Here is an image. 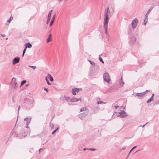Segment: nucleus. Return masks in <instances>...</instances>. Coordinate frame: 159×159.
Here are the masks:
<instances>
[{
    "instance_id": "5",
    "label": "nucleus",
    "mask_w": 159,
    "mask_h": 159,
    "mask_svg": "<svg viewBox=\"0 0 159 159\" xmlns=\"http://www.w3.org/2000/svg\"><path fill=\"white\" fill-rule=\"evenodd\" d=\"M128 115L126 114V113L124 111L119 112L117 114V116L120 117L121 118H125Z\"/></svg>"
},
{
    "instance_id": "35",
    "label": "nucleus",
    "mask_w": 159,
    "mask_h": 159,
    "mask_svg": "<svg viewBox=\"0 0 159 159\" xmlns=\"http://www.w3.org/2000/svg\"><path fill=\"white\" fill-rule=\"evenodd\" d=\"M52 10H51V11H50L49 12V13L48 14V15L49 16H51V13H52Z\"/></svg>"
},
{
    "instance_id": "6",
    "label": "nucleus",
    "mask_w": 159,
    "mask_h": 159,
    "mask_svg": "<svg viewBox=\"0 0 159 159\" xmlns=\"http://www.w3.org/2000/svg\"><path fill=\"white\" fill-rule=\"evenodd\" d=\"M88 112H84L83 113L80 114L79 115V117L81 119H83L85 118L88 114Z\"/></svg>"
},
{
    "instance_id": "34",
    "label": "nucleus",
    "mask_w": 159,
    "mask_h": 159,
    "mask_svg": "<svg viewBox=\"0 0 159 159\" xmlns=\"http://www.w3.org/2000/svg\"><path fill=\"white\" fill-rule=\"evenodd\" d=\"M87 150H91V151H94L96 150V149H94V148H88Z\"/></svg>"
},
{
    "instance_id": "2",
    "label": "nucleus",
    "mask_w": 159,
    "mask_h": 159,
    "mask_svg": "<svg viewBox=\"0 0 159 159\" xmlns=\"http://www.w3.org/2000/svg\"><path fill=\"white\" fill-rule=\"evenodd\" d=\"M30 133V131L29 129L25 130H22L19 134H16V137H18L19 139H21L23 137L26 136Z\"/></svg>"
},
{
    "instance_id": "52",
    "label": "nucleus",
    "mask_w": 159,
    "mask_h": 159,
    "mask_svg": "<svg viewBox=\"0 0 159 159\" xmlns=\"http://www.w3.org/2000/svg\"><path fill=\"white\" fill-rule=\"evenodd\" d=\"M87 149H88V148H84L83 149V150H84V151H85V150H87Z\"/></svg>"
},
{
    "instance_id": "9",
    "label": "nucleus",
    "mask_w": 159,
    "mask_h": 159,
    "mask_svg": "<svg viewBox=\"0 0 159 159\" xmlns=\"http://www.w3.org/2000/svg\"><path fill=\"white\" fill-rule=\"evenodd\" d=\"M81 99L80 98L78 99L76 98H73L71 99L70 100V102H77L79 101H81Z\"/></svg>"
},
{
    "instance_id": "19",
    "label": "nucleus",
    "mask_w": 159,
    "mask_h": 159,
    "mask_svg": "<svg viewBox=\"0 0 159 159\" xmlns=\"http://www.w3.org/2000/svg\"><path fill=\"white\" fill-rule=\"evenodd\" d=\"M137 147V146H134V147H133L132 148V149L130 150V151L129 152L128 155H127L126 158V159H127V158H128L129 157V155L130 154V152H131V151H132V150H133V149H134L135 148H136Z\"/></svg>"
},
{
    "instance_id": "47",
    "label": "nucleus",
    "mask_w": 159,
    "mask_h": 159,
    "mask_svg": "<svg viewBox=\"0 0 159 159\" xmlns=\"http://www.w3.org/2000/svg\"><path fill=\"white\" fill-rule=\"evenodd\" d=\"M154 93H153L152 94V96L151 97H152V98H153V96H154Z\"/></svg>"
},
{
    "instance_id": "8",
    "label": "nucleus",
    "mask_w": 159,
    "mask_h": 159,
    "mask_svg": "<svg viewBox=\"0 0 159 159\" xmlns=\"http://www.w3.org/2000/svg\"><path fill=\"white\" fill-rule=\"evenodd\" d=\"M31 118L28 117L24 119V120L25 121H26L27 125L26 127V128H29V126H28V125H29L30 123Z\"/></svg>"
},
{
    "instance_id": "53",
    "label": "nucleus",
    "mask_w": 159,
    "mask_h": 159,
    "mask_svg": "<svg viewBox=\"0 0 159 159\" xmlns=\"http://www.w3.org/2000/svg\"><path fill=\"white\" fill-rule=\"evenodd\" d=\"M10 18L11 19H13V17L12 16H11L10 17Z\"/></svg>"
},
{
    "instance_id": "18",
    "label": "nucleus",
    "mask_w": 159,
    "mask_h": 159,
    "mask_svg": "<svg viewBox=\"0 0 159 159\" xmlns=\"http://www.w3.org/2000/svg\"><path fill=\"white\" fill-rule=\"evenodd\" d=\"M120 85L122 86H123L124 84V82L122 80V77H121V79L120 81Z\"/></svg>"
},
{
    "instance_id": "28",
    "label": "nucleus",
    "mask_w": 159,
    "mask_h": 159,
    "mask_svg": "<svg viewBox=\"0 0 159 159\" xmlns=\"http://www.w3.org/2000/svg\"><path fill=\"white\" fill-rule=\"evenodd\" d=\"M58 129L59 128L58 127L55 130L53 131V132L52 133V134L53 135L57 131Z\"/></svg>"
},
{
    "instance_id": "54",
    "label": "nucleus",
    "mask_w": 159,
    "mask_h": 159,
    "mask_svg": "<svg viewBox=\"0 0 159 159\" xmlns=\"http://www.w3.org/2000/svg\"><path fill=\"white\" fill-rule=\"evenodd\" d=\"M148 13L147 12V13H146V14L145 15H147V16H148Z\"/></svg>"
},
{
    "instance_id": "39",
    "label": "nucleus",
    "mask_w": 159,
    "mask_h": 159,
    "mask_svg": "<svg viewBox=\"0 0 159 159\" xmlns=\"http://www.w3.org/2000/svg\"><path fill=\"white\" fill-rule=\"evenodd\" d=\"M51 40L50 39V38H48L47 39V42H49L50 41H51Z\"/></svg>"
},
{
    "instance_id": "59",
    "label": "nucleus",
    "mask_w": 159,
    "mask_h": 159,
    "mask_svg": "<svg viewBox=\"0 0 159 159\" xmlns=\"http://www.w3.org/2000/svg\"><path fill=\"white\" fill-rule=\"evenodd\" d=\"M28 85H27H27H26V86H27Z\"/></svg>"
},
{
    "instance_id": "14",
    "label": "nucleus",
    "mask_w": 159,
    "mask_h": 159,
    "mask_svg": "<svg viewBox=\"0 0 159 159\" xmlns=\"http://www.w3.org/2000/svg\"><path fill=\"white\" fill-rule=\"evenodd\" d=\"M136 40V38L134 37H132L131 39L130 40L129 42L131 43H133L135 42Z\"/></svg>"
},
{
    "instance_id": "41",
    "label": "nucleus",
    "mask_w": 159,
    "mask_h": 159,
    "mask_svg": "<svg viewBox=\"0 0 159 159\" xmlns=\"http://www.w3.org/2000/svg\"><path fill=\"white\" fill-rule=\"evenodd\" d=\"M44 89L46 92H48V89L47 88H46L44 87Z\"/></svg>"
},
{
    "instance_id": "37",
    "label": "nucleus",
    "mask_w": 159,
    "mask_h": 159,
    "mask_svg": "<svg viewBox=\"0 0 159 159\" xmlns=\"http://www.w3.org/2000/svg\"><path fill=\"white\" fill-rule=\"evenodd\" d=\"M56 16V14H55L53 16V17H52V20H53L54 21L55 17Z\"/></svg>"
},
{
    "instance_id": "3",
    "label": "nucleus",
    "mask_w": 159,
    "mask_h": 159,
    "mask_svg": "<svg viewBox=\"0 0 159 159\" xmlns=\"http://www.w3.org/2000/svg\"><path fill=\"white\" fill-rule=\"evenodd\" d=\"M138 22L139 20L136 18H135L131 22V25L132 28L133 30L134 29L136 28Z\"/></svg>"
},
{
    "instance_id": "57",
    "label": "nucleus",
    "mask_w": 159,
    "mask_h": 159,
    "mask_svg": "<svg viewBox=\"0 0 159 159\" xmlns=\"http://www.w3.org/2000/svg\"><path fill=\"white\" fill-rule=\"evenodd\" d=\"M48 142V140H47L46 141V142L45 143H46L47 142Z\"/></svg>"
},
{
    "instance_id": "16",
    "label": "nucleus",
    "mask_w": 159,
    "mask_h": 159,
    "mask_svg": "<svg viewBox=\"0 0 159 159\" xmlns=\"http://www.w3.org/2000/svg\"><path fill=\"white\" fill-rule=\"evenodd\" d=\"M65 100L67 102H70L71 99L69 97H66L65 96H64Z\"/></svg>"
},
{
    "instance_id": "22",
    "label": "nucleus",
    "mask_w": 159,
    "mask_h": 159,
    "mask_svg": "<svg viewBox=\"0 0 159 159\" xmlns=\"http://www.w3.org/2000/svg\"><path fill=\"white\" fill-rule=\"evenodd\" d=\"M89 61V62L90 64H91L92 66H95V63L93 61H92L90 60H88Z\"/></svg>"
},
{
    "instance_id": "42",
    "label": "nucleus",
    "mask_w": 159,
    "mask_h": 159,
    "mask_svg": "<svg viewBox=\"0 0 159 159\" xmlns=\"http://www.w3.org/2000/svg\"><path fill=\"white\" fill-rule=\"evenodd\" d=\"M149 91V90H147L146 91H144V92H145L144 93V95Z\"/></svg>"
},
{
    "instance_id": "43",
    "label": "nucleus",
    "mask_w": 159,
    "mask_h": 159,
    "mask_svg": "<svg viewBox=\"0 0 159 159\" xmlns=\"http://www.w3.org/2000/svg\"><path fill=\"white\" fill-rule=\"evenodd\" d=\"M114 107L116 109H117L119 107L118 106L114 105Z\"/></svg>"
},
{
    "instance_id": "50",
    "label": "nucleus",
    "mask_w": 159,
    "mask_h": 159,
    "mask_svg": "<svg viewBox=\"0 0 159 159\" xmlns=\"http://www.w3.org/2000/svg\"><path fill=\"white\" fill-rule=\"evenodd\" d=\"M125 146H124L122 148V150H123V149H125Z\"/></svg>"
},
{
    "instance_id": "33",
    "label": "nucleus",
    "mask_w": 159,
    "mask_h": 159,
    "mask_svg": "<svg viewBox=\"0 0 159 159\" xmlns=\"http://www.w3.org/2000/svg\"><path fill=\"white\" fill-rule=\"evenodd\" d=\"M29 66V67L33 68L34 69H35L36 67V66Z\"/></svg>"
},
{
    "instance_id": "30",
    "label": "nucleus",
    "mask_w": 159,
    "mask_h": 159,
    "mask_svg": "<svg viewBox=\"0 0 159 159\" xmlns=\"http://www.w3.org/2000/svg\"><path fill=\"white\" fill-rule=\"evenodd\" d=\"M50 126L51 129H53L54 128V125L53 124L51 123L50 124Z\"/></svg>"
},
{
    "instance_id": "29",
    "label": "nucleus",
    "mask_w": 159,
    "mask_h": 159,
    "mask_svg": "<svg viewBox=\"0 0 159 159\" xmlns=\"http://www.w3.org/2000/svg\"><path fill=\"white\" fill-rule=\"evenodd\" d=\"M54 21L53 20H51L50 22V24H49V25H50V27L52 26V25L54 22Z\"/></svg>"
},
{
    "instance_id": "17",
    "label": "nucleus",
    "mask_w": 159,
    "mask_h": 159,
    "mask_svg": "<svg viewBox=\"0 0 159 159\" xmlns=\"http://www.w3.org/2000/svg\"><path fill=\"white\" fill-rule=\"evenodd\" d=\"M48 76L49 78L50 81H51V82H52L53 81V79L51 75L48 74Z\"/></svg>"
},
{
    "instance_id": "38",
    "label": "nucleus",
    "mask_w": 159,
    "mask_h": 159,
    "mask_svg": "<svg viewBox=\"0 0 159 159\" xmlns=\"http://www.w3.org/2000/svg\"><path fill=\"white\" fill-rule=\"evenodd\" d=\"M148 123V122L145 124L144 125H140V126H139V127H142L143 128L145 126V125H147Z\"/></svg>"
},
{
    "instance_id": "7",
    "label": "nucleus",
    "mask_w": 159,
    "mask_h": 159,
    "mask_svg": "<svg viewBox=\"0 0 159 159\" xmlns=\"http://www.w3.org/2000/svg\"><path fill=\"white\" fill-rule=\"evenodd\" d=\"M20 60V58L19 57H16L14 58L12 61V63L13 65H15L16 63H18Z\"/></svg>"
},
{
    "instance_id": "10",
    "label": "nucleus",
    "mask_w": 159,
    "mask_h": 159,
    "mask_svg": "<svg viewBox=\"0 0 159 159\" xmlns=\"http://www.w3.org/2000/svg\"><path fill=\"white\" fill-rule=\"evenodd\" d=\"M12 80H14V88L15 89H16L18 85L17 82H16V79L15 78H13Z\"/></svg>"
},
{
    "instance_id": "44",
    "label": "nucleus",
    "mask_w": 159,
    "mask_h": 159,
    "mask_svg": "<svg viewBox=\"0 0 159 159\" xmlns=\"http://www.w3.org/2000/svg\"><path fill=\"white\" fill-rule=\"evenodd\" d=\"M145 18L148 19V16H147V15H145Z\"/></svg>"
},
{
    "instance_id": "32",
    "label": "nucleus",
    "mask_w": 159,
    "mask_h": 159,
    "mask_svg": "<svg viewBox=\"0 0 159 159\" xmlns=\"http://www.w3.org/2000/svg\"><path fill=\"white\" fill-rule=\"evenodd\" d=\"M152 7L150 8L147 12V13H148V14L150 13L152 9Z\"/></svg>"
},
{
    "instance_id": "24",
    "label": "nucleus",
    "mask_w": 159,
    "mask_h": 159,
    "mask_svg": "<svg viewBox=\"0 0 159 159\" xmlns=\"http://www.w3.org/2000/svg\"><path fill=\"white\" fill-rule=\"evenodd\" d=\"M148 19H146V18H145L144 20V21L143 22V25H145L148 22Z\"/></svg>"
},
{
    "instance_id": "48",
    "label": "nucleus",
    "mask_w": 159,
    "mask_h": 159,
    "mask_svg": "<svg viewBox=\"0 0 159 159\" xmlns=\"http://www.w3.org/2000/svg\"><path fill=\"white\" fill-rule=\"evenodd\" d=\"M20 106H19L18 107V112L19 111V110H20Z\"/></svg>"
},
{
    "instance_id": "20",
    "label": "nucleus",
    "mask_w": 159,
    "mask_h": 159,
    "mask_svg": "<svg viewBox=\"0 0 159 159\" xmlns=\"http://www.w3.org/2000/svg\"><path fill=\"white\" fill-rule=\"evenodd\" d=\"M153 98H152V97H151L147 102V103L148 104L150 103L151 102L153 101Z\"/></svg>"
},
{
    "instance_id": "31",
    "label": "nucleus",
    "mask_w": 159,
    "mask_h": 159,
    "mask_svg": "<svg viewBox=\"0 0 159 159\" xmlns=\"http://www.w3.org/2000/svg\"><path fill=\"white\" fill-rule=\"evenodd\" d=\"M45 149V148H40L39 149V153L41 152L42 150L43 151Z\"/></svg>"
},
{
    "instance_id": "12",
    "label": "nucleus",
    "mask_w": 159,
    "mask_h": 159,
    "mask_svg": "<svg viewBox=\"0 0 159 159\" xmlns=\"http://www.w3.org/2000/svg\"><path fill=\"white\" fill-rule=\"evenodd\" d=\"M77 89L76 88H74L72 90V93L73 95H75L76 94V92L77 91V89Z\"/></svg>"
},
{
    "instance_id": "4",
    "label": "nucleus",
    "mask_w": 159,
    "mask_h": 159,
    "mask_svg": "<svg viewBox=\"0 0 159 159\" xmlns=\"http://www.w3.org/2000/svg\"><path fill=\"white\" fill-rule=\"evenodd\" d=\"M104 80L107 83H109L110 81V78L108 73H105L103 75Z\"/></svg>"
},
{
    "instance_id": "58",
    "label": "nucleus",
    "mask_w": 159,
    "mask_h": 159,
    "mask_svg": "<svg viewBox=\"0 0 159 159\" xmlns=\"http://www.w3.org/2000/svg\"><path fill=\"white\" fill-rule=\"evenodd\" d=\"M7 39V38L6 39Z\"/></svg>"
},
{
    "instance_id": "27",
    "label": "nucleus",
    "mask_w": 159,
    "mask_h": 159,
    "mask_svg": "<svg viewBox=\"0 0 159 159\" xmlns=\"http://www.w3.org/2000/svg\"><path fill=\"white\" fill-rule=\"evenodd\" d=\"M105 104L106 103H105V102H102V101H98V102H97V104Z\"/></svg>"
},
{
    "instance_id": "40",
    "label": "nucleus",
    "mask_w": 159,
    "mask_h": 159,
    "mask_svg": "<svg viewBox=\"0 0 159 159\" xmlns=\"http://www.w3.org/2000/svg\"><path fill=\"white\" fill-rule=\"evenodd\" d=\"M26 48H25L24 49L23 51V53H25V52H26Z\"/></svg>"
},
{
    "instance_id": "11",
    "label": "nucleus",
    "mask_w": 159,
    "mask_h": 159,
    "mask_svg": "<svg viewBox=\"0 0 159 159\" xmlns=\"http://www.w3.org/2000/svg\"><path fill=\"white\" fill-rule=\"evenodd\" d=\"M145 92H142L140 93H137L135 94V95L138 97H143L144 95V93Z\"/></svg>"
},
{
    "instance_id": "55",
    "label": "nucleus",
    "mask_w": 159,
    "mask_h": 159,
    "mask_svg": "<svg viewBox=\"0 0 159 159\" xmlns=\"http://www.w3.org/2000/svg\"><path fill=\"white\" fill-rule=\"evenodd\" d=\"M142 150V149H140V150H138L137 151H136V152H137L138 151H140V150Z\"/></svg>"
},
{
    "instance_id": "13",
    "label": "nucleus",
    "mask_w": 159,
    "mask_h": 159,
    "mask_svg": "<svg viewBox=\"0 0 159 159\" xmlns=\"http://www.w3.org/2000/svg\"><path fill=\"white\" fill-rule=\"evenodd\" d=\"M25 48H30L32 47V44L30 43H26L25 44Z\"/></svg>"
},
{
    "instance_id": "21",
    "label": "nucleus",
    "mask_w": 159,
    "mask_h": 159,
    "mask_svg": "<svg viewBox=\"0 0 159 159\" xmlns=\"http://www.w3.org/2000/svg\"><path fill=\"white\" fill-rule=\"evenodd\" d=\"M51 16H49L48 15V18L46 21V24H48V23L50 21L51 18Z\"/></svg>"
},
{
    "instance_id": "23",
    "label": "nucleus",
    "mask_w": 159,
    "mask_h": 159,
    "mask_svg": "<svg viewBox=\"0 0 159 159\" xmlns=\"http://www.w3.org/2000/svg\"><path fill=\"white\" fill-rule=\"evenodd\" d=\"M26 81L25 80H23L21 83L20 86H21L23 85V84H25L26 83Z\"/></svg>"
},
{
    "instance_id": "56",
    "label": "nucleus",
    "mask_w": 159,
    "mask_h": 159,
    "mask_svg": "<svg viewBox=\"0 0 159 159\" xmlns=\"http://www.w3.org/2000/svg\"><path fill=\"white\" fill-rule=\"evenodd\" d=\"M77 92H78L79 91V89H77Z\"/></svg>"
},
{
    "instance_id": "25",
    "label": "nucleus",
    "mask_w": 159,
    "mask_h": 159,
    "mask_svg": "<svg viewBox=\"0 0 159 159\" xmlns=\"http://www.w3.org/2000/svg\"><path fill=\"white\" fill-rule=\"evenodd\" d=\"M45 80L48 85H50L51 84L49 82L48 80L47 77H46L45 78Z\"/></svg>"
},
{
    "instance_id": "49",
    "label": "nucleus",
    "mask_w": 159,
    "mask_h": 159,
    "mask_svg": "<svg viewBox=\"0 0 159 159\" xmlns=\"http://www.w3.org/2000/svg\"><path fill=\"white\" fill-rule=\"evenodd\" d=\"M51 36H52L51 34H49V37H48V38H50V37Z\"/></svg>"
},
{
    "instance_id": "45",
    "label": "nucleus",
    "mask_w": 159,
    "mask_h": 159,
    "mask_svg": "<svg viewBox=\"0 0 159 159\" xmlns=\"http://www.w3.org/2000/svg\"><path fill=\"white\" fill-rule=\"evenodd\" d=\"M12 102H13L14 103H15V101H14V99L13 98L12 100Z\"/></svg>"
},
{
    "instance_id": "1",
    "label": "nucleus",
    "mask_w": 159,
    "mask_h": 159,
    "mask_svg": "<svg viewBox=\"0 0 159 159\" xmlns=\"http://www.w3.org/2000/svg\"><path fill=\"white\" fill-rule=\"evenodd\" d=\"M110 11L109 8L107 7L105 10L104 18L103 21V27L105 29V33L106 34H107V26L108 22L109 21V16Z\"/></svg>"
},
{
    "instance_id": "26",
    "label": "nucleus",
    "mask_w": 159,
    "mask_h": 159,
    "mask_svg": "<svg viewBox=\"0 0 159 159\" xmlns=\"http://www.w3.org/2000/svg\"><path fill=\"white\" fill-rule=\"evenodd\" d=\"M99 60L101 61L102 63H104V61H103L102 59V58L100 57L99 58Z\"/></svg>"
},
{
    "instance_id": "15",
    "label": "nucleus",
    "mask_w": 159,
    "mask_h": 159,
    "mask_svg": "<svg viewBox=\"0 0 159 159\" xmlns=\"http://www.w3.org/2000/svg\"><path fill=\"white\" fill-rule=\"evenodd\" d=\"M88 109V107L87 106L84 107H82L80 110V111H86Z\"/></svg>"
},
{
    "instance_id": "36",
    "label": "nucleus",
    "mask_w": 159,
    "mask_h": 159,
    "mask_svg": "<svg viewBox=\"0 0 159 159\" xmlns=\"http://www.w3.org/2000/svg\"><path fill=\"white\" fill-rule=\"evenodd\" d=\"M11 21V19L10 18H9L7 21V22H8L9 23L7 25H9V23H10Z\"/></svg>"
},
{
    "instance_id": "46",
    "label": "nucleus",
    "mask_w": 159,
    "mask_h": 159,
    "mask_svg": "<svg viewBox=\"0 0 159 159\" xmlns=\"http://www.w3.org/2000/svg\"><path fill=\"white\" fill-rule=\"evenodd\" d=\"M1 35L2 37H5L6 35H5V34H1Z\"/></svg>"
},
{
    "instance_id": "51",
    "label": "nucleus",
    "mask_w": 159,
    "mask_h": 159,
    "mask_svg": "<svg viewBox=\"0 0 159 159\" xmlns=\"http://www.w3.org/2000/svg\"><path fill=\"white\" fill-rule=\"evenodd\" d=\"M24 54H25V53H23V54H22V57H23L24 56Z\"/></svg>"
}]
</instances>
